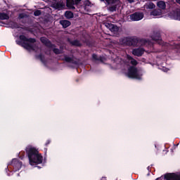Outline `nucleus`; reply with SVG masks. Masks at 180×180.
<instances>
[{
    "label": "nucleus",
    "mask_w": 180,
    "mask_h": 180,
    "mask_svg": "<svg viewBox=\"0 0 180 180\" xmlns=\"http://www.w3.org/2000/svg\"><path fill=\"white\" fill-rule=\"evenodd\" d=\"M65 17L66 19H72V18H74V13H72V11H67L65 12Z\"/></svg>",
    "instance_id": "obj_17"
},
{
    "label": "nucleus",
    "mask_w": 180,
    "mask_h": 180,
    "mask_svg": "<svg viewBox=\"0 0 180 180\" xmlns=\"http://www.w3.org/2000/svg\"><path fill=\"white\" fill-rule=\"evenodd\" d=\"M1 23H3V25H5V22H1Z\"/></svg>",
    "instance_id": "obj_42"
},
{
    "label": "nucleus",
    "mask_w": 180,
    "mask_h": 180,
    "mask_svg": "<svg viewBox=\"0 0 180 180\" xmlns=\"http://www.w3.org/2000/svg\"><path fill=\"white\" fill-rule=\"evenodd\" d=\"M75 4V5H79V4H81V2H84V1L82 0H74Z\"/></svg>",
    "instance_id": "obj_30"
},
{
    "label": "nucleus",
    "mask_w": 180,
    "mask_h": 180,
    "mask_svg": "<svg viewBox=\"0 0 180 180\" xmlns=\"http://www.w3.org/2000/svg\"><path fill=\"white\" fill-rule=\"evenodd\" d=\"M83 2L84 6H89L91 5V1H89V0H85Z\"/></svg>",
    "instance_id": "obj_29"
},
{
    "label": "nucleus",
    "mask_w": 180,
    "mask_h": 180,
    "mask_svg": "<svg viewBox=\"0 0 180 180\" xmlns=\"http://www.w3.org/2000/svg\"><path fill=\"white\" fill-rule=\"evenodd\" d=\"M128 77L129 78H135L136 79H139L140 78V75H139V70H137V68L131 66L128 69Z\"/></svg>",
    "instance_id": "obj_5"
},
{
    "label": "nucleus",
    "mask_w": 180,
    "mask_h": 180,
    "mask_svg": "<svg viewBox=\"0 0 180 180\" xmlns=\"http://www.w3.org/2000/svg\"><path fill=\"white\" fill-rule=\"evenodd\" d=\"M92 58L93 60H95V61H101V60H102V58H98V55L95 53H93Z\"/></svg>",
    "instance_id": "obj_26"
},
{
    "label": "nucleus",
    "mask_w": 180,
    "mask_h": 180,
    "mask_svg": "<svg viewBox=\"0 0 180 180\" xmlns=\"http://www.w3.org/2000/svg\"><path fill=\"white\" fill-rule=\"evenodd\" d=\"M53 51L55 54H61V51H60V49H57V48H55L53 49Z\"/></svg>",
    "instance_id": "obj_27"
},
{
    "label": "nucleus",
    "mask_w": 180,
    "mask_h": 180,
    "mask_svg": "<svg viewBox=\"0 0 180 180\" xmlns=\"http://www.w3.org/2000/svg\"><path fill=\"white\" fill-rule=\"evenodd\" d=\"M86 44L87 46H91V42H89V41H86Z\"/></svg>",
    "instance_id": "obj_36"
},
{
    "label": "nucleus",
    "mask_w": 180,
    "mask_h": 180,
    "mask_svg": "<svg viewBox=\"0 0 180 180\" xmlns=\"http://www.w3.org/2000/svg\"><path fill=\"white\" fill-rule=\"evenodd\" d=\"M34 15L35 16H40V15H41V11L40 10H37L34 12Z\"/></svg>",
    "instance_id": "obj_28"
},
{
    "label": "nucleus",
    "mask_w": 180,
    "mask_h": 180,
    "mask_svg": "<svg viewBox=\"0 0 180 180\" xmlns=\"http://www.w3.org/2000/svg\"><path fill=\"white\" fill-rule=\"evenodd\" d=\"M68 41L70 43V44L75 46V47H82V44L78 39L71 41V39H68Z\"/></svg>",
    "instance_id": "obj_13"
},
{
    "label": "nucleus",
    "mask_w": 180,
    "mask_h": 180,
    "mask_svg": "<svg viewBox=\"0 0 180 180\" xmlns=\"http://www.w3.org/2000/svg\"><path fill=\"white\" fill-rule=\"evenodd\" d=\"M150 38L153 41H156V43H158L159 44H161V34L160 32H155L154 31L153 34L150 36Z\"/></svg>",
    "instance_id": "obj_9"
},
{
    "label": "nucleus",
    "mask_w": 180,
    "mask_h": 180,
    "mask_svg": "<svg viewBox=\"0 0 180 180\" xmlns=\"http://www.w3.org/2000/svg\"><path fill=\"white\" fill-rule=\"evenodd\" d=\"M174 19L175 20H180V10H176L173 14Z\"/></svg>",
    "instance_id": "obj_21"
},
{
    "label": "nucleus",
    "mask_w": 180,
    "mask_h": 180,
    "mask_svg": "<svg viewBox=\"0 0 180 180\" xmlns=\"http://www.w3.org/2000/svg\"><path fill=\"white\" fill-rule=\"evenodd\" d=\"M40 40L41 42L46 46V47H48L49 49H53L54 47V44H53L49 39L43 37L40 38Z\"/></svg>",
    "instance_id": "obj_10"
},
{
    "label": "nucleus",
    "mask_w": 180,
    "mask_h": 180,
    "mask_svg": "<svg viewBox=\"0 0 180 180\" xmlns=\"http://www.w3.org/2000/svg\"><path fill=\"white\" fill-rule=\"evenodd\" d=\"M108 29L114 33H117L119 32V27L113 24H109Z\"/></svg>",
    "instance_id": "obj_15"
},
{
    "label": "nucleus",
    "mask_w": 180,
    "mask_h": 180,
    "mask_svg": "<svg viewBox=\"0 0 180 180\" xmlns=\"http://www.w3.org/2000/svg\"><path fill=\"white\" fill-rule=\"evenodd\" d=\"M150 15H152V16H160V15H161V11L157 10V9H154L151 13Z\"/></svg>",
    "instance_id": "obj_23"
},
{
    "label": "nucleus",
    "mask_w": 180,
    "mask_h": 180,
    "mask_svg": "<svg viewBox=\"0 0 180 180\" xmlns=\"http://www.w3.org/2000/svg\"><path fill=\"white\" fill-rule=\"evenodd\" d=\"M155 4L154 3L150 2L148 4V5L146 6V9H155Z\"/></svg>",
    "instance_id": "obj_25"
},
{
    "label": "nucleus",
    "mask_w": 180,
    "mask_h": 180,
    "mask_svg": "<svg viewBox=\"0 0 180 180\" xmlns=\"http://www.w3.org/2000/svg\"><path fill=\"white\" fill-rule=\"evenodd\" d=\"M148 169H150V167H148Z\"/></svg>",
    "instance_id": "obj_41"
},
{
    "label": "nucleus",
    "mask_w": 180,
    "mask_h": 180,
    "mask_svg": "<svg viewBox=\"0 0 180 180\" xmlns=\"http://www.w3.org/2000/svg\"><path fill=\"white\" fill-rule=\"evenodd\" d=\"M9 19V15L6 13H1L0 12V20H8Z\"/></svg>",
    "instance_id": "obj_18"
},
{
    "label": "nucleus",
    "mask_w": 180,
    "mask_h": 180,
    "mask_svg": "<svg viewBox=\"0 0 180 180\" xmlns=\"http://www.w3.org/2000/svg\"><path fill=\"white\" fill-rule=\"evenodd\" d=\"M50 143H51V141L50 139H48L46 141V142L45 143V146L47 147V146H49V144H50Z\"/></svg>",
    "instance_id": "obj_32"
},
{
    "label": "nucleus",
    "mask_w": 180,
    "mask_h": 180,
    "mask_svg": "<svg viewBox=\"0 0 180 180\" xmlns=\"http://www.w3.org/2000/svg\"><path fill=\"white\" fill-rule=\"evenodd\" d=\"M36 58H38V60H40V61H41L43 63V64H44V63H46V58L44 56V55L40 53L39 55L36 56Z\"/></svg>",
    "instance_id": "obj_22"
},
{
    "label": "nucleus",
    "mask_w": 180,
    "mask_h": 180,
    "mask_svg": "<svg viewBox=\"0 0 180 180\" xmlns=\"http://www.w3.org/2000/svg\"><path fill=\"white\" fill-rule=\"evenodd\" d=\"M44 151H45V155H46V154H47V148H44Z\"/></svg>",
    "instance_id": "obj_37"
},
{
    "label": "nucleus",
    "mask_w": 180,
    "mask_h": 180,
    "mask_svg": "<svg viewBox=\"0 0 180 180\" xmlns=\"http://www.w3.org/2000/svg\"><path fill=\"white\" fill-rule=\"evenodd\" d=\"M19 18H20V19H23V18H25V16L23 15V14H20V15H19Z\"/></svg>",
    "instance_id": "obj_34"
},
{
    "label": "nucleus",
    "mask_w": 180,
    "mask_h": 180,
    "mask_svg": "<svg viewBox=\"0 0 180 180\" xmlns=\"http://www.w3.org/2000/svg\"><path fill=\"white\" fill-rule=\"evenodd\" d=\"M64 60L66 63H70L71 64H77V60H75L74 58L67 56H65Z\"/></svg>",
    "instance_id": "obj_16"
},
{
    "label": "nucleus",
    "mask_w": 180,
    "mask_h": 180,
    "mask_svg": "<svg viewBox=\"0 0 180 180\" xmlns=\"http://www.w3.org/2000/svg\"><path fill=\"white\" fill-rule=\"evenodd\" d=\"M101 2H105L107 8L110 12H116V9L120 8V1L119 0H100Z\"/></svg>",
    "instance_id": "obj_4"
},
{
    "label": "nucleus",
    "mask_w": 180,
    "mask_h": 180,
    "mask_svg": "<svg viewBox=\"0 0 180 180\" xmlns=\"http://www.w3.org/2000/svg\"><path fill=\"white\" fill-rule=\"evenodd\" d=\"M127 58H128L129 61H130V64H131V65H137V64H139L137 60L136 59L133 58V57H131L130 56H127Z\"/></svg>",
    "instance_id": "obj_20"
},
{
    "label": "nucleus",
    "mask_w": 180,
    "mask_h": 180,
    "mask_svg": "<svg viewBox=\"0 0 180 180\" xmlns=\"http://www.w3.org/2000/svg\"><path fill=\"white\" fill-rule=\"evenodd\" d=\"M17 29H19V25H18V23H15Z\"/></svg>",
    "instance_id": "obj_39"
},
{
    "label": "nucleus",
    "mask_w": 180,
    "mask_h": 180,
    "mask_svg": "<svg viewBox=\"0 0 180 180\" xmlns=\"http://www.w3.org/2000/svg\"><path fill=\"white\" fill-rule=\"evenodd\" d=\"M25 151L30 165H39L43 162V156L39 153L36 148L29 145L26 147Z\"/></svg>",
    "instance_id": "obj_1"
},
{
    "label": "nucleus",
    "mask_w": 180,
    "mask_h": 180,
    "mask_svg": "<svg viewBox=\"0 0 180 180\" xmlns=\"http://www.w3.org/2000/svg\"><path fill=\"white\" fill-rule=\"evenodd\" d=\"M70 2H74V0H66V4H70Z\"/></svg>",
    "instance_id": "obj_33"
},
{
    "label": "nucleus",
    "mask_w": 180,
    "mask_h": 180,
    "mask_svg": "<svg viewBox=\"0 0 180 180\" xmlns=\"http://www.w3.org/2000/svg\"><path fill=\"white\" fill-rule=\"evenodd\" d=\"M37 168H40V166H37Z\"/></svg>",
    "instance_id": "obj_40"
},
{
    "label": "nucleus",
    "mask_w": 180,
    "mask_h": 180,
    "mask_svg": "<svg viewBox=\"0 0 180 180\" xmlns=\"http://www.w3.org/2000/svg\"><path fill=\"white\" fill-rule=\"evenodd\" d=\"M20 40L16 41V44L18 46H21V47H23L26 50H32V51H34L36 49V39L34 38H27L24 34H21L19 37Z\"/></svg>",
    "instance_id": "obj_2"
},
{
    "label": "nucleus",
    "mask_w": 180,
    "mask_h": 180,
    "mask_svg": "<svg viewBox=\"0 0 180 180\" xmlns=\"http://www.w3.org/2000/svg\"><path fill=\"white\" fill-rule=\"evenodd\" d=\"M157 6H158V8H160V9H165V8H167L165 1H158Z\"/></svg>",
    "instance_id": "obj_19"
},
{
    "label": "nucleus",
    "mask_w": 180,
    "mask_h": 180,
    "mask_svg": "<svg viewBox=\"0 0 180 180\" xmlns=\"http://www.w3.org/2000/svg\"><path fill=\"white\" fill-rule=\"evenodd\" d=\"M176 2L180 5V0H176Z\"/></svg>",
    "instance_id": "obj_38"
},
{
    "label": "nucleus",
    "mask_w": 180,
    "mask_h": 180,
    "mask_svg": "<svg viewBox=\"0 0 180 180\" xmlns=\"http://www.w3.org/2000/svg\"><path fill=\"white\" fill-rule=\"evenodd\" d=\"M10 165L13 167V171L16 172V171H19L22 168V163L18 159H13Z\"/></svg>",
    "instance_id": "obj_7"
},
{
    "label": "nucleus",
    "mask_w": 180,
    "mask_h": 180,
    "mask_svg": "<svg viewBox=\"0 0 180 180\" xmlns=\"http://www.w3.org/2000/svg\"><path fill=\"white\" fill-rule=\"evenodd\" d=\"M162 177H158L155 180H160ZM165 179L166 180H180V174H176L175 173H167L165 174Z\"/></svg>",
    "instance_id": "obj_6"
},
{
    "label": "nucleus",
    "mask_w": 180,
    "mask_h": 180,
    "mask_svg": "<svg viewBox=\"0 0 180 180\" xmlns=\"http://www.w3.org/2000/svg\"><path fill=\"white\" fill-rule=\"evenodd\" d=\"M127 2H129V4H133V2H134V0H127Z\"/></svg>",
    "instance_id": "obj_35"
},
{
    "label": "nucleus",
    "mask_w": 180,
    "mask_h": 180,
    "mask_svg": "<svg viewBox=\"0 0 180 180\" xmlns=\"http://www.w3.org/2000/svg\"><path fill=\"white\" fill-rule=\"evenodd\" d=\"M60 25H61L64 29H67V27L71 26V22L68 20H60Z\"/></svg>",
    "instance_id": "obj_14"
},
{
    "label": "nucleus",
    "mask_w": 180,
    "mask_h": 180,
    "mask_svg": "<svg viewBox=\"0 0 180 180\" xmlns=\"http://www.w3.org/2000/svg\"><path fill=\"white\" fill-rule=\"evenodd\" d=\"M139 37L136 36L133 37H124L120 39V44L124 47H136L139 44Z\"/></svg>",
    "instance_id": "obj_3"
},
{
    "label": "nucleus",
    "mask_w": 180,
    "mask_h": 180,
    "mask_svg": "<svg viewBox=\"0 0 180 180\" xmlns=\"http://www.w3.org/2000/svg\"><path fill=\"white\" fill-rule=\"evenodd\" d=\"M52 8L53 9H57L58 11H62V9H64L65 8V4H64L63 2H57V3H53L52 4Z\"/></svg>",
    "instance_id": "obj_12"
},
{
    "label": "nucleus",
    "mask_w": 180,
    "mask_h": 180,
    "mask_svg": "<svg viewBox=\"0 0 180 180\" xmlns=\"http://www.w3.org/2000/svg\"><path fill=\"white\" fill-rule=\"evenodd\" d=\"M74 5H75V2L72 1V2H70V3H66V6L68 8H69L70 9H75V6H74Z\"/></svg>",
    "instance_id": "obj_24"
},
{
    "label": "nucleus",
    "mask_w": 180,
    "mask_h": 180,
    "mask_svg": "<svg viewBox=\"0 0 180 180\" xmlns=\"http://www.w3.org/2000/svg\"><path fill=\"white\" fill-rule=\"evenodd\" d=\"M144 18V13L141 12H135L130 15V19L133 22H137L139 20H141Z\"/></svg>",
    "instance_id": "obj_8"
},
{
    "label": "nucleus",
    "mask_w": 180,
    "mask_h": 180,
    "mask_svg": "<svg viewBox=\"0 0 180 180\" xmlns=\"http://www.w3.org/2000/svg\"><path fill=\"white\" fill-rule=\"evenodd\" d=\"M143 43L146 44V43H148V44H150V46H153V44L151 43V41L147 40V39H143Z\"/></svg>",
    "instance_id": "obj_31"
},
{
    "label": "nucleus",
    "mask_w": 180,
    "mask_h": 180,
    "mask_svg": "<svg viewBox=\"0 0 180 180\" xmlns=\"http://www.w3.org/2000/svg\"><path fill=\"white\" fill-rule=\"evenodd\" d=\"M145 51L146 50H144L143 48L134 49L132 50V54L136 57H141V56L144 54Z\"/></svg>",
    "instance_id": "obj_11"
}]
</instances>
